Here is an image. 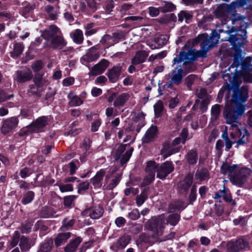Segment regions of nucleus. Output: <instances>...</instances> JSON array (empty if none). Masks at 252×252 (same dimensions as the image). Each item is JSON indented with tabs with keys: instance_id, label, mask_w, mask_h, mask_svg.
Here are the masks:
<instances>
[{
	"instance_id": "obj_48",
	"label": "nucleus",
	"mask_w": 252,
	"mask_h": 252,
	"mask_svg": "<svg viewBox=\"0 0 252 252\" xmlns=\"http://www.w3.org/2000/svg\"><path fill=\"white\" fill-rule=\"evenodd\" d=\"M184 202L178 201L175 204H170L168 206V213H174L176 210L180 211V213L184 210L186 207L184 206Z\"/></svg>"
},
{
	"instance_id": "obj_59",
	"label": "nucleus",
	"mask_w": 252,
	"mask_h": 252,
	"mask_svg": "<svg viewBox=\"0 0 252 252\" xmlns=\"http://www.w3.org/2000/svg\"><path fill=\"white\" fill-rule=\"evenodd\" d=\"M196 75L190 74L185 79V84L189 91L192 90V85L193 84Z\"/></svg>"
},
{
	"instance_id": "obj_21",
	"label": "nucleus",
	"mask_w": 252,
	"mask_h": 252,
	"mask_svg": "<svg viewBox=\"0 0 252 252\" xmlns=\"http://www.w3.org/2000/svg\"><path fill=\"white\" fill-rule=\"evenodd\" d=\"M180 67V66L177 65L174 69L172 71V75H173L171 78L172 82L174 83L176 85H179L181 83L183 77L186 75L184 70Z\"/></svg>"
},
{
	"instance_id": "obj_29",
	"label": "nucleus",
	"mask_w": 252,
	"mask_h": 252,
	"mask_svg": "<svg viewBox=\"0 0 252 252\" xmlns=\"http://www.w3.org/2000/svg\"><path fill=\"white\" fill-rule=\"evenodd\" d=\"M148 54L145 51H139L136 52L135 56L131 59L133 65H138L145 62Z\"/></svg>"
},
{
	"instance_id": "obj_44",
	"label": "nucleus",
	"mask_w": 252,
	"mask_h": 252,
	"mask_svg": "<svg viewBox=\"0 0 252 252\" xmlns=\"http://www.w3.org/2000/svg\"><path fill=\"white\" fill-rule=\"evenodd\" d=\"M221 105L218 104H216L212 106L211 115L212 121H216L219 119L221 113Z\"/></svg>"
},
{
	"instance_id": "obj_58",
	"label": "nucleus",
	"mask_w": 252,
	"mask_h": 252,
	"mask_svg": "<svg viewBox=\"0 0 252 252\" xmlns=\"http://www.w3.org/2000/svg\"><path fill=\"white\" fill-rule=\"evenodd\" d=\"M55 186H58L61 192L72 191L74 189L73 185L71 184L59 185L58 183L54 185Z\"/></svg>"
},
{
	"instance_id": "obj_13",
	"label": "nucleus",
	"mask_w": 252,
	"mask_h": 252,
	"mask_svg": "<svg viewBox=\"0 0 252 252\" xmlns=\"http://www.w3.org/2000/svg\"><path fill=\"white\" fill-rule=\"evenodd\" d=\"M122 72V64L118 63L111 68L109 69L106 74L110 82L115 83L120 79Z\"/></svg>"
},
{
	"instance_id": "obj_43",
	"label": "nucleus",
	"mask_w": 252,
	"mask_h": 252,
	"mask_svg": "<svg viewBox=\"0 0 252 252\" xmlns=\"http://www.w3.org/2000/svg\"><path fill=\"white\" fill-rule=\"evenodd\" d=\"M23 43H17L14 45L13 51L10 52V57L14 59H17L22 53L24 50Z\"/></svg>"
},
{
	"instance_id": "obj_15",
	"label": "nucleus",
	"mask_w": 252,
	"mask_h": 252,
	"mask_svg": "<svg viewBox=\"0 0 252 252\" xmlns=\"http://www.w3.org/2000/svg\"><path fill=\"white\" fill-rule=\"evenodd\" d=\"M19 123V120L17 117H12L7 119L3 122L0 128L1 132L5 135L11 131L16 127Z\"/></svg>"
},
{
	"instance_id": "obj_34",
	"label": "nucleus",
	"mask_w": 252,
	"mask_h": 252,
	"mask_svg": "<svg viewBox=\"0 0 252 252\" xmlns=\"http://www.w3.org/2000/svg\"><path fill=\"white\" fill-rule=\"evenodd\" d=\"M35 193L32 190H25L23 192L21 203L26 205L32 203L34 199Z\"/></svg>"
},
{
	"instance_id": "obj_18",
	"label": "nucleus",
	"mask_w": 252,
	"mask_h": 252,
	"mask_svg": "<svg viewBox=\"0 0 252 252\" xmlns=\"http://www.w3.org/2000/svg\"><path fill=\"white\" fill-rule=\"evenodd\" d=\"M16 80L19 83H23L30 81L33 77L32 71L26 68L23 70H18L16 72Z\"/></svg>"
},
{
	"instance_id": "obj_42",
	"label": "nucleus",
	"mask_w": 252,
	"mask_h": 252,
	"mask_svg": "<svg viewBox=\"0 0 252 252\" xmlns=\"http://www.w3.org/2000/svg\"><path fill=\"white\" fill-rule=\"evenodd\" d=\"M130 240L131 238L129 236H123L119 238L115 246L118 249H123L130 243Z\"/></svg>"
},
{
	"instance_id": "obj_31",
	"label": "nucleus",
	"mask_w": 252,
	"mask_h": 252,
	"mask_svg": "<svg viewBox=\"0 0 252 252\" xmlns=\"http://www.w3.org/2000/svg\"><path fill=\"white\" fill-rule=\"evenodd\" d=\"M195 179L200 182L208 180L210 179V173L205 167H202L198 169L195 174Z\"/></svg>"
},
{
	"instance_id": "obj_50",
	"label": "nucleus",
	"mask_w": 252,
	"mask_h": 252,
	"mask_svg": "<svg viewBox=\"0 0 252 252\" xmlns=\"http://www.w3.org/2000/svg\"><path fill=\"white\" fill-rule=\"evenodd\" d=\"M181 216L180 214L172 213L169 215L166 219L167 223H169L172 226L176 225L180 220Z\"/></svg>"
},
{
	"instance_id": "obj_37",
	"label": "nucleus",
	"mask_w": 252,
	"mask_h": 252,
	"mask_svg": "<svg viewBox=\"0 0 252 252\" xmlns=\"http://www.w3.org/2000/svg\"><path fill=\"white\" fill-rule=\"evenodd\" d=\"M239 136H242L236 142H235L238 147L240 145H245L248 141H249V137L250 134L247 129L244 128V129H239Z\"/></svg>"
},
{
	"instance_id": "obj_23",
	"label": "nucleus",
	"mask_w": 252,
	"mask_h": 252,
	"mask_svg": "<svg viewBox=\"0 0 252 252\" xmlns=\"http://www.w3.org/2000/svg\"><path fill=\"white\" fill-rule=\"evenodd\" d=\"M72 234L71 232L59 233L54 240L55 246L58 248L64 245Z\"/></svg>"
},
{
	"instance_id": "obj_33",
	"label": "nucleus",
	"mask_w": 252,
	"mask_h": 252,
	"mask_svg": "<svg viewBox=\"0 0 252 252\" xmlns=\"http://www.w3.org/2000/svg\"><path fill=\"white\" fill-rule=\"evenodd\" d=\"M156 20L160 24H167L171 22H176L177 17L174 13L166 14L156 19Z\"/></svg>"
},
{
	"instance_id": "obj_27",
	"label": "nucleus",
	"mask_w": 252,
	"mask_h": 252,
	"mask_svg": "<svg viewBox=\"0 0 252 252\" xmlns=\"http://www.w3.org/2000/svg\"><path fill=\"white\" fill-rule=\"evenodd\" d=\"M193 18V12L191 11L182 10L178 14V21L182 23L185 20L187 24L189 23Z\"/></svg>"
},
{
	"instance_id": "obj_17",
	"label": "nucleus",
	"mask_w": 252,
	"mask_h": 252,
	"mask_svg": "<svg viewBox=\"0 0 252 252\" xmlns=\"http://www.w3.org/2000/svg\"><path fill=\"white\" fill-rule=\"evenodd\" d=\"M158 130L157 126L152 125L146 131L144 137L142 139V143L148 144L153 142L157 137Z\"/></svg>"
},
{
	"instance_id": "obj_25",
	"label": "nucleus",
	"mask_w": 252,
	"mask_h": 252,
	"mask_svg": "<svg viewBox=\"0 0 252 252\" xmlns=\"http://www.w3.org/2000/svg\"><path fill=\"white\" fill-rule=\"evenodd\" d=\"M187 163L189 165H194L198 160V153L196 149H192L189 150L185 156Z\"/></svg>"
},
{
	"instance_id": "obj_10",
	"label": "nucleus",
	"mask_w": 252,
	"mask_h": 252,
	"mask_svg": "<svg viewBox=\"0 0 252 252\" xmlns=\"http://www.w3.org/2000/svg\"><path fill=\"white\" fill-rule=\"evenodd\" d=\"M48 117L47 116H42L37 118L30 124V127L32 128V132L41 133L45 131L44 128L48 125Z\"/></svg>"
},
{
	"instance_id": "obj_39",
	"label": "nucleus",
	"mask_w": 252,
	"mask_h": 252,
	"mask_svg": "<svg viewBox=\"0 0 252 252\" xmlns=\"http://www.w3.org/2000/svg\"><path fill=\"white\" fill-rule=\"evenodd\" d=\"M54 246V240L52 238H47L40 245V252H49Z\"/></svg>"
},
{
	"instance_id": "obj_20",
	"label": "nucleus",
	"mask_w": 252,
	"mask_h": 252,
	"mask_svg": "<svg viewBox=\"0 0 252 252\" xmlns=\"http://www.w3.org/2000/svg\"><path fill=\"white\" fill-rule=\"evenodd\" d=\"M106 171L104 169H101L98 171L95 176L91 179V183L94 188L99 189L101 187L103 178L105 176Z\"/></svg>"
},
{
	"instance_id": "obj_53",
	"label": "nucleus",
	"mask_w": 252,
	"mask_h": 252,
	"mask_svg": "<svg viewBox=\"0 0 252 252\" xmlns=\"http://www.w3.org/2000/svg\"><path fill=\"white\" fill-rule=\"evenodd\" d=\"M75 219H68V218H64L62 220V226L61 227V229L63 231H65L69 230L75 224Z\"/></svg>"
},
{
	"instance_id": "obj_38",
	"label": "nucleus",
	"mask_w": 252,
	"mask_h": 252,
	"mask_svg": "<svg viewBox=\"0 0 252 252\" xmlns=\"http://www.w3.org/2000/svg\"><path fill=\"white\" fill-rule=\"evenodd\" d=\"M135 138H134L129 144H121L117 149L116 150L114 154V158L115 161L119 160L124 152L126 149V147L129 146L131 144L133 143L135 141Z\"/></svg>"
},
{
	"instance_id": "obj_36",
	"label": "nucleus",
	"mask_w": 252,
	"mask_h": 252,
	"mask_svg": "<svg viewBox=\"0 0 252 252\" xmlns=\"http://www.w3.org/2000/svg\"><path fill=\"white\" fill-rule=\"evenodd\" d=\"M206 54H204V52L200 50L196 51L195 49H190L188 52V61L193 62L196 61L199 57H206Z\"/></svg>"
},
{
	"instance_id": "obj_51",
	"label": "nucleus",
	"mask_w": 252,
	"mask_h": 252,
	"mask_svg": "<svg viewBox=\"0 0 252 252\" xmlns=\"http://www.w3.org/2000/svg\"><path fill=\"white\" fill-rule=\"evenodd\" d=\"M133 150V148L131 147L122 155L121 158L119 159L120 160V164L121 166H123L129 161Z\"/></svg>"
},
{
	"instance_id": "obj_45",
	"label": "nucleus",
	"mask_w": 252,
	"mask_h": 252,
	"mask_svg": "<svg viewBox=\"0 0 252 252\" xmlns=\"http://www.w3.org/2000/svg\"><path fill=\"white\" fill-rule=\"evenodd\" d=\"M160 12L167 13L174 11L176 9V5L172 2L164 1L163 3L159 7Z\"/></svg>"
},
{
	"instance_id": "obj_61",
	"label": "nucleus",
	"mask_w": 252,
	"mask_h": 252,
	"mask_svg": "<svg viewBox=\"0 0 252 252\" xmlns=\"http://www.w3.org/2000/svg\"><path fill=\"white\" fill-rule=\"evenodd\" d=\"M121 178V175H117L114 179L112 180L111 183L109 184L106 189L108 190H113L120 183Z\"/></svg>"
},
{
	"instance_id": "obj_16",
	"label": "nucleus",
	"mask_w": 252,
	"mask_h": 252,
	"mask_svg": "<svg viewBox=\"0 0 252 252\" xmlns=\"http://www.w3.org/2000/svg\"><path fill=\"white\" fill-rule=\"evenodd\" d=\"M109 62L108 60L102 59L97 63L95 64L90 71V74L97 76L102 74L107 68Z\"/></svg>"
},
{
	"instance_id": "obj_47",
	"label": "nucleus",
	"mask_w": 252,
	"mask_h": 252,
	"mask_svg": "<svg viewBox=\"0 0 252 252\" xmlns=\"http://www.w3.org/2000/svg\"><path fill=\"white\" fill-rule=\"evenodd\" d=\"M224 191L222 195V199L223 200L228 203L229 204L232 206L236 205V202L234 200L232 199V197L230 192V191L229 189H226L224 186Z\"/></svg>"
},
{
	"instance_id": "obj_6",
	"label": "nucleus",
	"mask_w": 252,
	"mask_h": 252,
	"mask_svg": "<svg viewBox=\"0 0 252 252\" xmlns=\"http://www.w3.org/2000/svg\"><path fill=\"white\" fill-rule=\"evenodd\" d=\"M252 172V170L249 168L242 167L235 171L230 178V180L233 184L241 187L247 181Z\"/></svg>"
},
{
	"instance_id": "obj_63",
	"label": "nucleus",
	"mask_w": 252,
	"mask_h": 252,
	"mask_svg": "<svg viewBox=\"0 0 252 252\" xmlns=\"http://www.w3.org/2000/svg\"><path fill=\"white\" fill-rule=\"evenodd\" d=\"M32 127H30V125L28 126L22 128L19 132L18 133L19 136L23 137L25 136H28L31 133H34L32 132Z\"/></svg>"
},
{
	"instance_id": "obj_8",
	"label": "nucleus",
	"mask_w": 252,
	"mask_h": 252,
	"mask_svg": "<svg viewBox=\"0 0 252 252\" xmlns=\"http://www.w3.org/2000/svg\"><path fill=\"white\" fill-rule=\"evenodd\" d=\"M174 170V166L171 161H166L160 165L158 163L157 177L163 180Z\"/></svg>"
},
{
	"instance_id": "obj_22",
	"label": "nucleus",
	"mask_w": 252,
	"mask_h": 252,
	"mask_svg": "<svg viewBox=\"0 0 252 252\" xmlns=\"http://www.w3.org/2000/svg\"><path fill=\"white\" fill-rule=\"evenodd\" d=\"M82 241V238L80 237H76L70 240L68 244L64 248L65 252H74Z\"/></svg>"
},
{
	"instance_id": "obj_11",
	"label": "nucleus",
	"mask_w": 252,
	"mask_h": 252,
	"mask_svg": "<svg viewBox=\"0 0 252 252\" xmlns=\"http://www.w3.org/2000/svg\"><path fill=\"white\" fill-rule=\"evenodd\" d=\"M158 239V235L157 233H143L140 234L136 241V244L138 247H142L144 244L153 245Z\"/></svg>"
},
{
	"instance_id": "obj_40",
	"label": "nucleus",
	"mask_w": 252,
	"mask_h": 252,
	"mask_svg": "<svg viewBox=\"0 0 252 252\" xmlns=\"http://www.w3.org/2000/svg\"><path fill=\"white\" fill-rule=\"evenodd\" d=\"M146 163L145 172L155 176V173L158 171V163H156L154 160H149Z\"/></svg>"
},
{
	"instance_id": "obj_35",
	"label": "nucleus",
	"mask_w": 252,
	"mask_h": 252,
	"mask_svg": "<svg viewBox=\"0 0 252 252\" xmlns=\"http://www.w3.org/2000/svg\"><path fill=\"white\" fill-rule=\"evenodd\" d=\"M44 73H36L33 77V81L37 88H42L47 83V80L43 78Z\"/></svg>"
},
{
	"instance_id": "obj_12",
	"label": "nucleus",
	"mask_w": 252,
	"mask_h": 252,
	"mask_svg": "<svg viewBox=\"0 0 252 252\" xmlns=\"http://www.w3.org/2000/svg\"><path fill=\"white\" fill-rule=\"evenodd\" d=\"M99 48L98 45L91 47L87 53L81 58V63L85 64L97 60L99 57V54L97 52Z\"/></svg>"
},
{
	"instance_id": "obj_60",
	"label": "nucleus",
	"mask_w": 252,
	"mask_h": 252,
	"mask_svg": "<svg viewBox=\"0 0 252 252\" xmlns=\"http://www.w3.org/2000/svg\"><path fill=\"white\" fill-rule=\"evenodd\" d=\"M234 85H232V84L226 83L225 85H224L220 89H223V92L226 91L225 95V99L226 101H228V99L229 98L230 94L231 93V91H233Z\"/></svg>"
},
{
	"instance_id": "obj_4",
	"label": "nucleus",
	"mask_w": 252,
	"mask_h": 252,
	"mask_svg": "<svg viewBox=\"0 0 252 252\" xmlns=\"http://www.w3.org/2000/svg\"><path fill=\"white\" fill-rule=\"evenodd\" d=\"M224 106L223 115L227 124L231 125L237 122V119L244 113L245 107H241L228 101Z\"/></svg>"
},
{
	"instance_id": "obj_57",
	"label": "nucleus",
	"mask_w": 252,
	"mask_h": 252,
	"mask_svg": "<svg viewBox=\"0 0 252 252\" xmlns=\"http://www.w3.org/2000/svg\"><path fill=\"white\" fill-rule=\"evenodd\" d=\"M155 179V176L148 174L145 176L143 180V181L140 185V188L145 187L150 184H151Z\"/></svg>"
},
{
	"instance_id": "obj_28",
	"label": "nucleus",
	"mask_w": 252,
	"mask_h": 252,
	"mask_svg": "<svg viewBox=\"0 0 252 252\" xmlns=\"http://www.w3.org/2000/svg\"><path fill=\"white\" fill-rule=\"evenodd\" d=\"M56 213V211L53 208L45 206L41 209L39 216L41 218H51L54 217Z\"/></svg>"
},
{
	"instance_id": "obj_30",
	"label": "nucleus",
	"mask_w": 252,
	"mask_h": 252,
	"mask_svg": "<svg viewBox=\"0 0 252 252\" xmlns=\"http://www.w3.org/2000/svg\"><path fill=\"white\" fill-rule=\"evenodd\" d=\"M32 246L31 240L24 235L20 237L19 247L22 252H28Z\"/></svg>"
},
{
	"instance_id": "obj_55",
	"label": "nucleus",
	"mask_w": 252,
	"mask_h": 252,
	"mask_svg": "<svg viewBox=\"0 0 252 252\" xmlns=\"http://www.w3.org/2000/svg\"><path fill=\"white\" fill-rule=\"evenodd\" d=\"M44 66V63L42 60H38L34 61L31 66L34 73H40L39 71L42 69Z\"/></svg>"
},
{
	"instance_id": "obj_56",
	"label": "nucleus",
	"mask_w": 252,
	"mask_h": 252,
	"mask_svg": "<svg viewBox=\"0 0 252 252\" xmlns=\"http://www.w3.org/2000/svg\"><path fill=\"white\" fill-rule=\"evenodd\" d=\"M234 68V66L233 64L231 65L228 69V71L229 72L228 73H225L223 74L222 78L225 83H228L232 84L233 85V81H232V69Z\"/></svg>"
},
{
	"instance_id": "obj_2",
	"label": "nucleus",
	"mask_w": 252,
	"mask_h": 252,
	"mask_svg": "<svg viewBox=\"0 0 252 252\" xmlns=\"http://www.w3.org/2000/svg\"><path fill=\"white\" fill-rule=\"evenodd\" d=\"M41 37L48 42V47L54 50H62L67 44L60 29L55 25L40 31Z\"/></svg>"
},
{
	"instance_id": "obj_3",
	"label": "nucleus",
	"mask_w": 252,
	"mask_h": 252,
	"mask_svg": "<svg viewBox=\"0 0 252 252\" xmlns=\"http://www.w3.org/2000/svg\"><path fill=\"white\" fill-rule=\"evenodd\" d=\"M220 38V34L214 29L212 31L210 35L207 33L198 34L192 42L194 45H199L200 50L204 52V54H206L211 49L217 45Z\"/></svg>"
},
{
	"instance_id": "obj_46",
	"label": "nucleus",
	"mask_w": 252,
	"mask_h": 252,
	"mask_svg": "<svg viewBox=\"0 0 252 252\" xmlns=\"http://www.w3.org/2000/svg\"><path fill=\"white\" fill-rule=\"evenodd\" d=\"M163 109L164 105L162 101L161 100H158L154 105L155 118H158L161 117L162 116Z\"/></svg>"
},
{
	"instance_id": "obj_62",
	"label": "nucleus",
	"mask_w": 252,
	"mask_h": 252,
	"mask_svg": "<svg viewBox=\"0 0 252 252\" xmlns=\"http://www.w3.org/2000/svg\"><path fill=\"white\" fill-rule=\"evenodd\" d=\"M90 183L88 181L80 182L77 187V193L80 194H83V192L89 189Z\"/></svg>"
},
{
	"instance_id": "obj_41",
	"label": "nucleus",
	"mask_w": 252,
	"mask_h": 252,
	"mask_svg": "<svg viewBox=\"0 0 252 252\" xmlns=\"http://www.w3.org/2000/svg\"><path fill=\"white\" fill-rule=\"evenodd\" d=\"M162 227V224L158 220H154L150 221L147 224L148 229L152 233H157L158 235V230Z\"/></svg>"
},
{
	"instance_id": "obj_9",
	"label": "nucleus",
	"mask_w": 252,
	"mask_h": 252,
	"mask_svg": "<svg viewBox=\"0 0 252 252\" xmlns=\"http://www.w3.org/2000/svg\"><path fill=\"white\" fill-rule=\"evenodd\" d=\"M193 182V175L189 172L183 180L178 184V191L180 194H187Z\"/></svg>"
},
{
	"instance_id": "obj_54",
	"label": "nucleus",
	"mask_w": 252,
	"mask_h": 252,
	"mask_svg": "<svg viewBox=\"0 0 252 252\" xmlns=\"http://www.w3.org/2000/svg\"><path fill=\"white\" fill-rule=\"evenodd\" d=\"M188 52L181 51L178 56L174 58L173 60L172 66L176 63H181L184 60L188 61Z\"/></svg>"
},
{
	"instance_id": "obj_14",
	"label": "nucleus",
	"mask_w": 252,
	"mask_h": 252,
	"mask_svg": "<svg viewBox=\"0 0 252 252\" xmlns=\"http://www.w3.org/2000/svg\"><path fill=\"white\" fill-rule=\"evenodd\" d=\"M104 210L99 205H93L85 209L83 212L82 214L87 215L90 217L92 219H98L103 214Z\"/></svg>"
},
{
	"instance_id": "obj_19",
	"label": "nucleus",
	"mask_w": 252,
	"mask_h": 252,
	"mask_svg": "<svg viewBox=\"0 0 252 252\" xmlns=\"http://www.w3.org/2000/svg\"><path fill=\"white\" fill-rule=\"evenodd\" d=\"M234 9L230 4L228 5L226 3H222L219 5L215 10V14L218 17H225L229 13L233 12Z\"/></svg>"
},
{
	"instance_id": "obj_5",
	"label": "nucleus",
	"mask_w": 252,
	"mask_h": 252,
	"mask_svg": "<svg viewBox=\"0 0 252 252\" xmlns=\"http://www.w3.org/2000/svg\"><path fill=\"white\" fill-rule=\"evenodd\" d=\"M239 86L240 84H237L233 87L230 103L239 107H245L243 104L247 101L249 97V87L243 85L240 87Z\"/></svg>"
},
{
	"instance_id": "obj_52",
	"label": "nucleus",
	"mask_w": 252,
	"mask_h": 252,
	"mask_svg": "<svg viewBox=\"0 0 252 252\" xmlns=\"http://www.w3.org/2000/svg\"><path fill=\"white\" fill-rule=\"evenodd\" d=\"M72 39L73 41L77 44H80L83 41V32L80 29H76L72 33Z\"/></svg>"
},
{
	"instance_id": "obj_24",
	"label": "nucleus",
	"mask_w": 252,
	"mask_h": 252,
	"mask_svg": "<svg viewBox=\"0 0 252 252\" xmlns=\"http://www.w3.org/2000/svg\"><path fill=\"white\" fill-rule=\"evenodd\" d=\"M130 95L127 93H123L118 95L113 103L115 108L120 109L124 106L126 102L129 99Z\"/></svg>"
},
{
	"instance_id": "obj_7",
	"label": "nucleus",
	"mask_w": 252,
	"mask_h": 252,
	"mask_svg": "<svg viewBox=\"0 0 252 252\" xmlns=\"http://www.w3.org/2000/svg\"><path fill=\"white\" fill-rule=\"evenodd\" d=\"M227 249L231 252H239L249 248V242L244 237H240L235 241H230L227 243Z\"/></svg>"
},
{
	"instance_id": "obj_49",
	"label": "nucleus",
	"mask_w": 252,
	"mask_h": 252,
	"mask_svg": "<svg viewBox=\"0 0 252 252\" xmlns=\"http://www.w3.org/2000/svg\"><path fill=\"white\" fill-rule=\"evenodd\" d=\"M182 147V146H177V147H174L173 145H172V143H171L169 141H166L162 144L161 151L168 152L171 151L172 150H173L174 151L175 150V151H176V153H178L180 151Z\"/></svg>"
},
{
	"instance_id": "obj_26",
	"label": "nucleus",
	"mask_w": 252,
	"mask_h": 252,
	"mask_svg": "<svg viewBox=\"0 0 252 252\" xmlns=\"http://www.w3.org/2000/svg\"><path fill=\"white\" fill-rule=\"evenodd\" d=\"M78 197V195H69L63 197V204L64 208L68 210L71 209L75 206V200Z\"/></svg>"
},
{
	"instance_id": "obj_64",
	"label": "nucleus",
	"mask_w": 252,
	"mask_h": 252,
	"mask_svg": "<svg viewBox=\"0 0 252 252\" xmlns=\"http://www.w3.org/2000/svg\"><path fill=\"white\" fill-rule=\"evenodd\" d=\"M183 65L184 66V69H185V73L186 74L187 73L191 72L194 71L195 70V67L192 63V62H191L189 61H185L184 62Z\"/></svg>"
},
{
	"instance_id": "obj_1",
	"label": "nucleus",
	"mask_w": 252,
	"mask_h": 252,
	"mask_svg": "<svg viewBox=\"0 0 252 252\" xmlns=\"http://www.w3.org/2000/svg\"><path fill=\"white\" fill-rule=\"evenodd\" d=\"M233 17V18L232 19V23L234 25L235 24L236 25L232 26L231 29L229 31L230 34L227 40L231 43L234 51L233 64H235L236 68L234 67L233 71H232V81L234 86L237 84H240L238 82L239 79L243 76V73L242 71H238L237 67L240 64V62L242 60V51L241 48L247 41V32L245 29L243 28L246 23L243 21L242 16L234 15Z\"/></svg>"
},
{
	"instance_id": "obj_32",
	"label": "nucleus",
	"mask_w": 252,
	"mask_h": 252,
	"mask_svg": "<svg viewBox=\"0 0 252 252\" xmlns=\"http://www.w3.org/2000/svg\"><path fill=\"white\" fill-rule=\"evenodd\" d=\"M67 98L69 100L68 105L70 107L78 106L83 103V100L72 91L68 93Z\"/></svg>"
}]
</instances>
